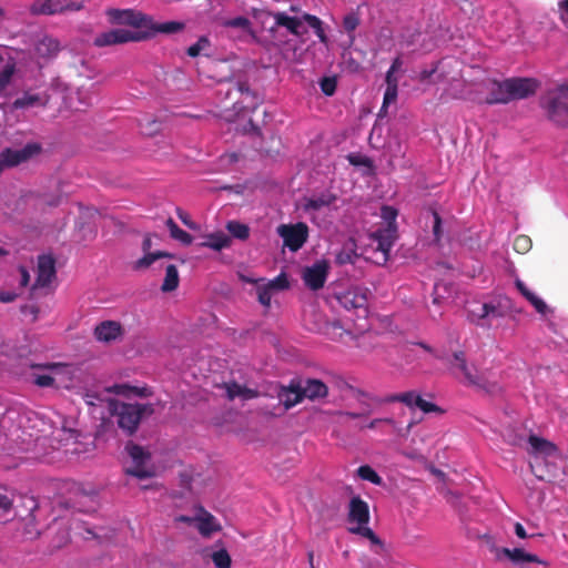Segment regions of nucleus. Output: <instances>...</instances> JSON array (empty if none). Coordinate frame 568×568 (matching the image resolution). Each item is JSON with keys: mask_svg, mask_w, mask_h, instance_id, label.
<instances>
[{"mask_svg": "<svg viewBox=\"0 0 568 568\" xmlns=\"http://www.w3.org/2000/svg\"><path fill=\"white\" fill-rule=\"evenodd\" d=\"M151 32L141 31V30H128V29H112L102 33H99L94 40L93 44L98 48L115 45V44H124L129 42H140L149 39L151 36L155 33H164V34H173L184 30L185 24L180 21H168L163 23H158L153 21L151 17V21L145 23V27Z\"/></svg>", "mask_w": 568, "mask_h": 568, "instance_id": "f257e3e1", "label": "nucleus"}, {"mask_svg": "<svg viewBox=\"0 0 568 568\" xmlns=\"http://www.w3.org/2000/svg\"><path fill=\"white\" fill-rule=\"evenodd\" d=\"M108 410L110 416L115 419L118 427L125 435L132 436L138 430L142 418L153 415L154 407L152 404H131L110 399L108 402Z\"/></svg>", "mask_w": 568, "mask_h": 568, "instance_id": "f03ea898", "label": "nucleus"}, {"mask_svg": "<svg viewBox=\"0 0 568 568\" xmlns=\"http://www.w3.org/2000/svg\"><path fill=\"white\" fill-rule=\"evenodd\" d=\"M546 118L558 126H568V83L546 90L539 100Z\"/></svg>", "mask_w": 568, "mask_h": 568, "instance_id": "7ed1b4c3", "label": "nucleus"}, {"mask_svg": "<svg viewBox=\"0 0 568 568\" xmlns=\"http://www.w3.org/2000/svg\"><path fill=\"white\" fill-rule=\"evenodd\" d=\"M368 293L366 287L353 286L338 293L336 300L345 310L355 311L358 317L365 318L368 314Z\"/></svg>", "mask_w": 568, "mask_h": 568, "instance_id": "20e7f679", "label": "nucleus"}, {"mask_svg": "<svg viewBox=\"0 0 568 568\" xmlns=\"http://www.w3.org/2000/svg\"><path fill=\"white\" fill-rule=\"evenodd\" d=\"M510 311V300L500 297L479 305L475 310L469 311V318L473 323L484 326L483 321L486 318H501Z\"/></svg>", "mask_w": 568, "mask_h": 568, "instance_id": "39448f33", "label": "nucleus"}, {"mask_svg": "<svg viewBox=\"0 0 568 568\" xmlns=\"http://www.w3.org/2000/svg\"><path fill=\"white\" fill-rule=\"evenodd\" d=\"M41 151L42 146L37 142L27 143L21 149L6 148L0 153L1 171L6 168H13L21 163L28 162L36 155L40 154Z\"/></svg>", "mask_w": 568, "mask_h": 568, "instance_id": "423d86ee", "label": "nucleus"}, {"mask_svg": "<svg viewBox=\"0 0 568 568\" xmlns=\"http://www.w3.org/2000/svg\"><path fill=\"white\" fill-rule=\"evenodd\" d=\"M226 94L227 97H239V99L233 104V110L236 113L243 111L254 112L262 102V99L258 97V94L252 91L248 83L244 81L236 82L227 91Z\"/></svg>", "mask_w": 568, "mask_h": 568, "instance_id": "0eeeda50", "label": "nucleus"}, {"mask_svg": "<svg viewBox=\"0 0 568 568\" xmlns=\"http://www.w3.org/2000/svg\"><path fill=\"white\" fill-rule=\"evenodd\" d=\"M277 234L283 239L284 245L292 252H297L308 239V226L304 222L295 224H281Z\"/></svg>", "mask_w": 568, "mask_h": 568, "instance_id": "6e6552de", "label": "nucleus"}, {"mask_svg": "<svg viewBox=\"0 0 568 568\" xmlns=\"http://www.w3.org/2000/svg\"><path fill=\"white\" fill-rule=\"evenodd\" d=\"M105 16L111 24L130 26L133 28H144L145 23L151 21V17L134 9L110 8L105 10Z\"/></svg>", "mask_w": 568, "mask_h": 568, "instance_id": "1a4fd4ad", "label": "nucleus"}, {"mask_svg": "<svg viewBox=\"0 0 568 568\" xmlns=\"http://www.w3.org/2000/svg\"><path fill=\"white\" fill-rule=\"evenodd\" d=\"M449 364L452 369L458 371L463 375L464 383L467 385L479 388L486 387V379L475 367L468 365L466 354L463 351L454 352Z\"/></svg>", "mask_w": 568, "mask_h": 568, "instance_id": "9d476101", "label": "nucleus"}, {"mask_svg": "<svg viewBox=\"0 0 568 568\" xmlns=\"http://www.w3.org/2000/svg\"><path fill=\"white\" fill-rule=\"evenodd\" d=\"M540 82L535 78H509L505 80V89L510 100H524L536 94Z\"/></svg>", "mask_w": 568, "mask_h": 568, "instance_id": "9b49d317", "label": "nucleus"}, {"mask_svg": "<svg viewBox=\"0 0 568 568\" xmlns=\"http://www.w3.org/2000/svg\"><path fill=\"white\" fill-rule=\"evenodd\" d=\"M83 4L71 0H34L30 7L33 14L52 16L65 11H80Z\"/></svg>", "mask_w": 568, "mask_h": 568, "instance_id": "f8f14e48", "label": "nucleus"}, {"mask_svg": "<svg viewBox=\"0 0 568 568\" xmlns=\"http://www.w3.org/2000/svg\"><path fill=\"white\" fill-rule=\"evenodd\" d=\"M125 450L134 463L133 467H130L125 470L128 475L140 479L149 478L153 475V473L146 469L144 466L145 463L150 459L151 455L144 450L142 446L129 442L125 446Z\"/></svg>", "mask_w": 568, "mask_h": 568, "instance_id": "ddd939ff", "label": "nucleus"}, {"mask_svg": "<svg viewBox=\"0 0 568 568\" xmlns=\"http://www.w3.org/2000/svg\"><path fill=\"white\" fill-rule=\"evenodd\" d=\"M263 16H265V17L272 16L274 18L277 27L286 28L292 34H294L296 37H301L303 34L307 33V29L303 24V21H304L303 18L301 19L298 17H291V16H287L285 12L272 13V12L265 11V10L253 9L254 18L260 19Z\"/></svg>", "mask_w": 568, "mask_h": 568, "instance_id": "4468645a", "label": "nucleus"}, {"mask_svg": "<svg viewBox=\"0 0 568 568\" xmlns=\"http://www.w3.org/2000/svg\"><path fill=\"white\" fill-rule=\"evenodd\" d=\"M290 282L285 273H280L275 278L261 282L256 286L257 301L266 308L271 306L272 296L280 291L287 290Z\"/></svg>", "mask_w": 568, "mask_h": 568, "instance_id": "2eb2a0df", "label": "nucleus"}, {"mask_svg": "<svg viewBox=\"0 0 568 568\" xmlns=\"http://www.w3.org/2000/svg\"><path fill=\"white\" fill-rule=\"evenodd\" d=\"M329 266L326 261H318L303 271L304 284L312 291L321 290L327 278Z\"/></svg>", "mask_w": 568, "mask_h": 568, "instance_id": "dca6fc26", "label": "nucleus"}, {"mask_svg": "<svg viewBox=\"0 0 568 568\" xmlns=\"http://www.w3.org/2000/svg\"><path fill=\"white\" fill-rule=\"evenodd\" d=\"M55 260L51 255H40L37 265V278L32 290L47 287L55 277Z\"/></svg>", "mask_w": 568, "mask_h": 568, "instance_id": "f3484780", "label": "nucleus"}, {"mask_svg": "<svg viewBox=\"0 0 568 568\" xmlns=\"http://www.w3.org/2000/svg\"><path fill=\"white\" fill-rule=\"evenodd\" d=\"M65 367L62 363H31L30 368L48 371L49 374L32 373V383L38 387H52L54 385V377L51 373L60 372Z\"/></svg>", "mask_w": 568, "mask_h": 568, "instance_id": "a211bd4d", "label": "nucleus"}, {"mask_svg": "<svg viewBox=\"0 0 568 568\" xmlns=\"http://www.w3.org/2000/svg\"><path fill=\"white\" fill-rule=\"evenodd\" d=\"M372 239L376 243V250L381 251L384 255V261H387L396 239L395 225L389 223L386 227L376 230L372 233Z\"/></svg>", "mask_w": 568, "mask_h": 568, "instance_id": "6ab92c4d", "label": "nucleus"}, {"mask_svg": "<svg viewBox=\"0 0 568 568\" xmlns=\"http://www.w3.org/2000/svg\"><path fill=\"white\" fill-rule=\"evenodd\" d=\"M369 507L368 504L359 496H354L349 500L347 519L351 524L356 526L367 525L369 523Z\"/></svg>", "mask_w": 568, "mask_h": 568, "instance_id": "aec40b11", "label": "nucleus"}, {"mask_svg": "<svg viewBox=\"0 0 568 568\" xmlns=\"http://www.w3.org/2000/svg\"><path fill=\"white\" fill-rule=\"evenodd\" d=\"M152 246V240L151 236L148 234L143 239L142 242V251L144 252V255L136 260L133 263V268L136 271L145 270L150 267L155 261L163 258V257H172V254L165 251H156V252H150V248Z\"/></svg>", "mask_w": 568, "mask_h": 568, "instance_id": "412c9836", "label": "nucleus"}, {"mask_svg": "<svg viewBox=\"0 0 568 568\" xmlns=\"http://www.w3.org/2000/svg\"><path fill=\"white\" fill-rule=\"evenodd\" d=\"M122 335L123 327L116 321H103L94 328V337L103 343H111Z\"/></svg>", "mask_w": 568, "mask_h": 568, "instance_id": "4be33fe9", "label": "nucleus"}, {"mask_svg": "<svg viewBox=\"0 0 568 568\" xmlns=\"http://www.w3.org/2000/svg\"><path fill=\"white\" fill-rule=\"evenodd\" d=\"M196 528L202 537L209 538L214 532L222 530L219 520L207 511H203L196 519Z\"/></svg>", "mask_w": 568, "mask_h": 568, "instance_id": "5701e85b", "label": "nucleus"}, {"mask_svg": "<svg viewBox=\"0 0 568 568\" xmlns=\"http://www.w3.org/2000/svg\"><path fill=\"white\" fill-rule=\"evenodd\" d=\"M203 237L204 242L200 243L199 246L207 247L217 252L229 248L232 244L231 237L222 231L209 233Z\"/></svg>", "mask_w": 568, "mask_h": 568, "instance_id": "b1692460", "label": "nucleus"}, {"mask_svg": "<svg viewBox=\"0 0 568 568\" xmlns=\"http://www.w3.org/2000/svg\"><path fill=\"white\" fill-rule=\"evenodd\" d=\"M223 388L225 389L226 397L230 400L240 397L244 400L253 399L258 396V392L253 388H248L244 385H241L236 382H229L223 384Z\"/></svg>", "mask_w": 568, "mask_h": 568, "instance_id": "393cba45", "label": "nucleus"}, {"mask_svg": "<svg viewBox=\"0 0 568 568\" xmlns=\"http://www.w3.org/2000/svg\"><path fill=\"white\" fill-rule=\"evenodd\" d=\"M301 385V390L303 392V396L310 399L324 398L327 396L328 388L327 386L320 379L307 378Z\"/></svg>", "mask_w": 568, "mask_h": 568, "instance_id": "a878e982", "label": "nucleus"}, {"mask_svg": "<svg viewBox=\"0 0 568 568\" xmlns=\"http://www.w3.org/2000/svg\"><path fill=\"white\" fill-rule=\"evenodd\" d=\"M280 402L284 405L285 409H290L302 402L304 398L301 385L293 383L288 387H283L278 392Z\"/></svg>", "mask_w": 568, "mask_h": 568, "instance_id": "bb28decb", "label": "nucleus"}, {"mask_svg": "<svg viewBox=\"0 0 568 568\" xmlns=\"http://www.w3.org/2000/svg\"><path fill=\"white\" fill-rule=\"evenodd\" d=\"M36 54L43 59H51L60 51V43L57 39L44 36L36 43Z\"/></svg>", "mask_w": 568, "mask_h": 568, "instance_id": "cd10ccee", "label": "nucleus"}, {"mask_svg": "<svg viewBox=\"0 0 568 568\" xmlns=\"http://www.w3.org/2000/svg\"><path fill=\"white\" fill-rule=\"evenodd\" d=\"M222 26L224 28L241 29L242 31L247 33L254 42L260 43V38L257 37L255 30L253 29L252 22L246 17L240 16L226 19L222 22Z\"/></svg>", "mask_w": 568, "mask_h": 568, "instance_id": "c85d7f7f", "label": "nucleus"}, {"mask_svg": "<svg viewBox=\"0 0 568 568\" xmlns=\"http://www.w3.org/2000/svg\"><path fill=\"white\" fill-rule=\"evenodd\" d=\"M336 195L331 192H324L306 200L304 204L305 211H320L323 207L332 205L336 201Z\"/></svg>", "mask_w": 568, "mask_h": 568, "instance_id": "c756f323", "label": "nucleus"}, {"mask_svg": "<svg viewBox=\"0 0 568 568\" xmlns=\"http://www.w3.org/2000/svg\"><path fill=\"white\" fill-rule=\"evenodd\" d=\"M516 287L518 288V291L523 294V296H525V298L527 301H529V303L535 307V310L541 314V315H545L547 312H548V306L547 304L540 298L538 297L535 293H532L526 285L524 282H521L520 280H517L516 281Z\"/></svg>", "mask_w": 568, "mask_h": 568, "instance_id": "7c9ffc66", "label": "nucleus"}, {"mask_svg": "<svg viewBox=\"0 0 568 568\" xmlns=\"http://www.w3.org/2000/svg\"><path fill=\"white\" fill-rule=\"evenodd\" d=\"M510 95L505 89V80L501 82H494V87L486 98L487 104H507L509 103Z\"/></svg>", "mask_w": 568, "mask_h": 568, "instance_id": "2f4dec72", "label": "nucleus"}, {"mask_svg": "<svg viewBox=\"0 0 568 568\" xmlns=\"http://www.w3.org/2000/svg\"><path fill=\"white\" fill-rule=\"evenodd\" d=\"M500 554L506 556L514 564H520V562H524V561H527V562H539V559H538V557L536 555L528 554V552H526L521 548H514V549L501 548L498 551V557L500 556Z\"/></svg>", "mask_w": 568, "mask_h": 568, "instance_id": "473e14b6", "label": "nucleus"}, {"mask_svg": "<svg viewBox=\"0 0 568 568\" xmlns=\"http://www.w3.org/2000/svg\"><path fill=\"white\" fill-rule=\"evenodd\" d=\"M179 272L175 265L169 264L165 267V276L164 281L162 283L161 290L163 292H172L178 288L179 286Z\"/></svg>", "mask_w": 568, "mask_h": 568, "instance_id": "72a5a7b5", "label": "nucleus"}, {"mask_svg": "<svg viewBox=\"0 0 568 568\" xmlns=\"http://www.w3.org/2000/svg\"><path fill=\"white\" fill-rule=\"evenodd\" d=\"M165 224L170 231V236L172 239L181 242L183 245L192 244V235L185 232L184 230L180 229L179 225L173 221V219L169 217Z\"/></svg>", "mask_w": 568, "mask_h": 568, "instance_id": "f704fd0d", "label": "nucleus"}, {"mask_svg": "<svg viewBox=\"0 0 568 568\" xmlns=\"http://www.w3.org/2000/svg\"><path fill=\"white\" fill-rule=\"evenodd\" d=\"M38 104H44L41 101V97L36 93L26 92L21 98H18L13 101L12 108L16 110L28 109Z\"/></svg>", "mask_w": 568, "mask_h": 568, "instance_id": "c9c22d12", "label": "nucleus"}, {"mask_svg": "<svg viewBox=\"0 0 568 568\" xmlns=\"http://www.w3.org/2000/svg\"><path fill=\"white\" fill-rule=\"evenodd\" d=\"M303 20L305 22H307L311 28L314 29L315 34L317 36V38L320 39V41L322 43H324V44L328 43V38L323 29V22L321 21L320 18H317L316 16L310 14V13H304Z\"/></svg>", "mask_w": 568, "mask_h": 568, "instance_id": "e433bc0d", "label": "nucleus"}, {"mask_svg": "<svg viewBox=\"0 0 568 568\" xmlns=\"http://www.w3.org/2000/svg\"><path fill=\"white\" fill-rule=\"evenodd\" d=\"M226 230L233 237L241 241H245L250 236V227L239 221H229L226 223Z\"/></svg>", "mask_w": 568, "mask_h": 568, "instance_id": "4c0bfd02", "label": "nucleus"}, {"mask_svg": "<svg viewBox=\"0 0 568 568\" xmlns=\"http://www.w3.org/2000/svg\"><path fill=\"white\" fill-rule=\"evenodd\" d=\"M357 475L361 479L367 480L374 485H382V477L369 465H363L357 468Z\"/></svg>", "mask_w": 568, "mask_h": 568, "instance_id": "58836bf2", "label": "nucleus"}, {"mask_svg": "<svg viewBox=\"0 0 568 568\" xmlns=\"http://www.w3.org/2000/svg\"><path fill=\"white\" fill-rule=\"evenodd\" d=\"M211 559L216 568H231L232 559L226 549L221 548L211 554Z\"/></svg>", "mask_w": 568, "mask_h": 568, "instance_id": "ea45409f", "label": "nucleus"}, {"mask_svg": "<svg viewBox=\"0 0 568 568\" xmlns=\"http://www.w3.org/2000/svg\"><path fill=\"white\" fill-rule=\"evenodd\" d=\"M348 530L352 534L359 535L371 540V542L374 545H381V539L367 525L351 527Z\"/></svg>", "mask_w": 568, "mask_h": 568, "instance_id": "a19ab883", "label": "nucleus"}, {"mask_svg": "<svg viewBox=\"0 0 568 568\" xmlns=\"http://www.w3.org/2000/svg\"><path fill=\"white\" fill-rule=\"evenodd\" d=\"M115 388V393L119 394V395H124V396H128L130 393H133L134 395L136 396H140V397H148L151 395V392L149 388L146 387H135V386H129V385H115L114 386Z\"/></svg>", "mask_w": 568, "mask_h": 568, "instance_id": "79ce46f5", "label": "nucleus"}, {"mask_svg": "<svg viewBox=\"0 0 568 568\" xmlns=\"http://www.w3.org/2000/svg\"><path fill=\"white\" fill-rule=\"evenodd\" d=\"M529 444L535 452L550 454L555 450V446L551 443L535 435L529 436Z\"/></svg>", "mask_w": 568, "mask_h": 568, "instance_id": "37998d69", "label": "nucleus"}, {"mask_svg": "<svg viewBox=\"0 0 568 568\" xmlns=\"http://www.w3.org/2000/svg\"><path fill=\"white\" fill-rule=\"evenodd\" d=\"M211 47V42L206 37H200L197 41L190 45L186 50L187 55L192 58H196L201 54V52L207 50Z\"/></svg>", "mask_w": 568, "mask_h": 568, "instance_id": "c03bdc74", "label": "nucleus"}, {"mask_svg": "<svg viewBox=\"0 0 568 568\" xmlns=\"http://www.w3.org/2000/svg\"><path fill=\"white\" fill-rule=\"evenodd\" d=\"M417 397H418V394H416L415 392H405L402 394L392 395L386 400L387 402H400V403L407 405L408 407H413V406H415V402H416Z\"/></svg>", "mask_w": 568, "mask_h": 568, "instance_id": "a18cd8bd", "label": "nucleus"}, {"mask_svg": "<svg viewBox=\"0 0 568 568\" xmlns=\"http://www.w3.org/2000/svg\"><path fill=\"white\" fill-rule=\"evenodd\" d=\"M320 88H321V91L325 95L332 97L335 93L336 88H337V79H336V77H324L320 81Z\"/></svg>", "mask_w": 568, "mask_h": 568, "instance_id": "49530a36", "label": "nucleus"}, {"mask_svg": "<svg viewBox=\"0 0 568 568\" xmlns=\"http://www.w3.org/2000/svg\"><path fill=\"white\" fill-rule=\"evenodd\" d=\"M358 24L359 18L356 13H349L345 16L343 19V28L347 33L351 34V42H353L354 40V36L352 33L355 31Z\"/></svg>", "mask_w": 568, "mask_h": 568, "instance_id": "de8ad7c7", "label": "nucleus"}, {"mask_svg": "<svg viewBox=\"0 0 568 568\" xmlns=\"http://www.w3.org/2000/svg\"><path fill=\"white\" fill-rule=\"evenodd\" d=\"M342 58H343V63L347 71H349L352 73H357L361 71V69H362L361 63L352 57L351 52H348V51L343 52Z\"/></svg>", "mask_w": 568, "mask_h": 568, "instance_id": "09e8293b", "label": "nucleus"}, {"mask_svg": "<svg viewBox=\"0 0 568 568\" xmlns=\"http://www.w3.org/2000/svg\"><path fill=\"white\" fill-rule=\"evenodd\" d=\"M531 247V240L527 235H519L514 241V250L518 253H526Z\"/></svg>", "mask_w": 568, "mask_h": 568, "instance_id": "8fccbe9b", "label": "nucleus"}, {"mask_svg": "<svg viewBox=\"0 0 568 568\" xmlns=\"http://www.w3.org/2000/svg\"><path fill=\"white\" fill-rule=\"evenodd\" d=\"M14 64H7L0 71V91L4 90L7 85L10 83L12 75L14 73Z\"/></svg>", "mask_w": 568, "mask_h": 568, "instance_id": "3c124183", "label": "nucleus"}, {"mask_svg": "<svg viewBox=\"0 0 568 568\" xmlns=\"http://www.w3.org/2000/svg\"><path fill=\"white\" fill-rule=\"evenodd\" d=\"M12 509V500L4 494L0 493V520H8L7 516Z\"/></svg>", "mask_w": 568, "mask_h": 568, "instance_id": "603ef678", "label": "nucleus"}, {"mask_svg": "<svg viewBox=\"0 0 568 568\" xmlns=\"http://www.w3.org/2000/svg\"><path fill=\"white\" fill-rule=\"evenodd\" d=\"M415 406L424 413L442 412L436 404L425 400L420 395L416 398Z\"/></svg>", "mask_w": 568, "mask_h": 568, "instance_id": "864d4df0", "label": "nucleus"}, {"mask_svg": "<svg viewBox=\"0 0 568 568\" xmlns=\"http://www.w3.org/2000/svg\"><path fill=\"white\" fill-rule=\"evenodd\" d=\"M176 214H178V217L181 220V222L185 226H187L191 230H196L197 229L196 223L192 221V219H191L189 213H186L182 209H176Z\"/></svg>", "mask_w": 568, "mask_h": 568, "instance_id": "5fc2aeb1", "label": "nucleus"}, {"mask_svg": "<svg viewBox=\"0 0 568 568\" xmlns=\"http://www.w3.org/2000/svg\"><path fill=\"white\" fill-rule=\"evenodd\" d=\"M434 225H433V234L436 241H439L442 237V217L437 211H433Z\"/></svg>", "mask_w": 568, "mask_h": 568, "instance_id": "6e6d98bb", "label": "nucleus"}, {"mask_svg": "<svg viewBox=\"0 0 568 568\" xmlns=\"http://www.w3.org/2000/svg\"><path fill=\"white\" fill-rule=\"evenodd\" d=\"M397 88L398 87H386L385 93H384V101H383V108H386L389 103L394 102L397 98Z\"/></svg>", "mask_w": 568, "mask_h": 568, "instance_id": "4d7b16f0", "label": "nucleus"}, {"mask_svg": "<svg viewBox=\"0 0 568 568\" xmlns=\"http://www.w3.org/2000/svg\"><path fill=\"white\" fill-rule=\"evenodd\" d=\"M355 256L356 254L353 251H341L336 255V262L342 265L353 263Z\"/></svg>", "mask_w": 568, "mask_h": 568, "instance_id": "13d9d810", "label": "nucleus"}, {"mask_svg": "<svg viewBox=\"0 0 568 568\" xmlns=\"http://www.w3.org/2000/svg\"><path fill=\"white\" fill-rule=\"evenodd\" d=\"M382 216L384 220H386L388 223L387 225L390 223L392 225H394V222H395V219L397 216V211L392 207V206H383L382 209Z\"/></svg>", "mask_w": 568, "mask_h": 568, "instance_id": "bf43d9fd", "label": "nucleus"}, {"mask_svg": "<svg viewBox=\"0 0 568 568\" xmlns=\"http://www.w3.org/2000/svg\"><path fill=\"white\" fill-rule=\"evenodd\" d=\"M382 424H387L390 426H395V422L392 418H375L373 419L366 427L368 428H376Z\"/></svg>", "mask_w": 568, "mask_h": 568, "instance_id": "052dcab7", "label": "nucleus"}, {"mask_svg": "<svg viewBox=\"0 0 568 568\" xmlns=\"http://www.w3.org/2000/svg\"><path fill=\"white\" fill-rule=\"evenodd\" d=\"M295 52H296V48L292 47L290 41L284 43V47L282 49V53H283L285 59L293 58L295 55Z\"/></svg>", "mask_w": 568, "mask_h": 568, "instance_id": "680f3d73", "label": "nucleus"}, {"mask_svg": "<svg viewBox=\"0 0 568 568\" xmlns=\"http://www.w3.org/2000/svg\"><path fill=\"white\" fill-rule=\"evenodd\" d=\"M19 272L21 275V280H20L21 286H27L30 282V274H29L28 270L24 266H20Z\"/></svg>", "mask_w": 568, "mask_h": 568, "instance_id": "e2e57ef3", "label": "nucleus"}, {"mask_svg": "<svg viewBox=\"0 0 568 568\" xmlns=\"http://www.w3.org/2000/svg\"><path fill=\"white\" fill-rule=\"evenodd\" d=\"M17 297V294L11 292H0V303H10L14 301Z\"/></svg>", "mask_w": 568, "mask_h": 568, "instance_id": "0e129e2a", "label": "nucleus"}, {"mask_svg": "<svg viewBox=\"0 0 568 568\" xmlns=\"http://www.w3.org/2000/svg\"><path fill=\"white\" fill-rule=\"evenodd\" d=\"M395 72H392V71H387L386 73V84L387 87H398V81H397V78L394 75Z\"/></svg>", "mask_w": 568, "mask_h": 568, "instance_id": "69168bd1", "label": "nucleus"}, {"mask_svg": "<svg viewBox=\"0 0 568 568\" xmlns=\"http://www.w3.org/2000/svg\"><path fill=\"white\" fill-rule=\"evenodd\" d=\"M515 534L521 539L527 538V532L520 523L515 524Z\"/></svg>", "mask_w": 568, "mask_h": 568, "instance_id": "338daca9", "label": "nucleus"}, {"mask_svg": "<svg viewBox=\"0 0 568 568\" xmlns=\"http://www.w3.org/2000/svg\"><path fill=\"white\" fill-rule=\"evenodd\" d=\"M240 280L242 282H244V283L255 284L256 286L261 282H264V278H253V277H250V276H246V275H243V274L240 275Z\"/></svg>", "mask_w": 568, "mask_h": 568, "instance_id": "774afa93", "label": "nucleus"}]
</instances>
